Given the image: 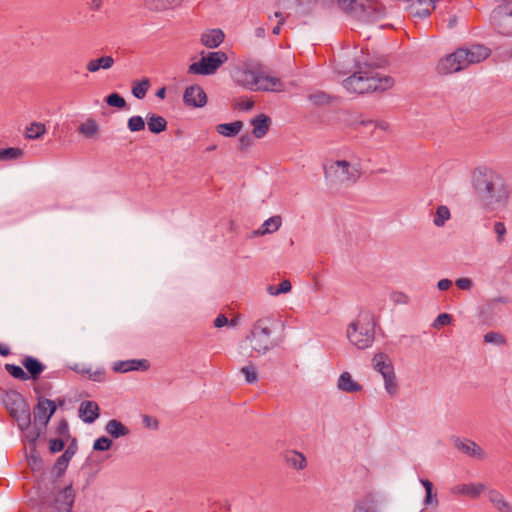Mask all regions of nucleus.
Here are the masks:
<instances>
[{
    "instance_id": "1",
    "label": "nucleus",
    "mask_w": 512,
    "mask_h": 512,
    "mask_svg": "<svg viewBox=\"0 0 512 512\" xmlns=\"http://www.w3.org/2000/svg\"><path fill=\"white\" fill-rule=\"evenodd\" d=\"M343 14L347 18L366 23L375 22L387 14L383 2H295L288 14L304 25L325 16Z\"/></svg>"
},
{
    "instance_id": "2",
    "label": "nucleus",
    "mask_w": 512,
    "mask_h": 512,
    "mask_svg": "<svg viewBox=\"0 0 512 512\" xmlns=\"http://www.w3.org/2000/svg\"><path fill=\"white\" fill-rule=\"evenodd\" d=\"M387 63L385 57H367L355 61V71L343 81L344 88L357 94L390 89L394 85V79L377 72V69L385 67Z\"/></svg>"
},
{
    "instance_id": "3",
    "label": "nucleus",
    "mask_w": 512,
    "mask_h": 512,
    "mask_svg": "<svg viewBox=\"0 0 512 512\" xmlns=\"http://www.w3.org/2000/svg\"><path fill=\"white\" fill-rule=\"evenodd\" d=\"M471 184L486 209L495 210L507 204L510 196L508 185L502 175L492 168L477 167L472 173Z\"/></svg>"
},
{
    "instance_id": "4",
    "label": "nucleus",
    "mask_w": 512,
    "mask_h": 512,
    "mask_svg": "<svg viewBox=\"0 0 512 512\" xmlns=\"http://www.w3.org/2000/svg\"><path fill=\"white\" fill-rule=\"evenodd\" d=\"M280 324V321L274 317H263L258 319L247 339L250 340L251 347L254 351L259 354H265L269 350L273 349L277 343L272 338V333L276 327Z\"/></svg>"
},
{
    "instance_id": "5",
    "label": "nucleus",
    "mask_w": 512,
    "mask_h": 512,
    "mask_svg": "<svg viewBox=\"0 0 512 512\" xmlns=\"http://www.w3.org/2000/svg\"><path fill=\"white\" fill-rule=\"evenodd\" d=\"M375 326L373 315L362 313L357 320L349 324L347 337L358 349H366L374 342Z\"/></svg>"
},
{
    "instance_id": "6",
    "label": "nucleus",
    "mask_w": 512,
    "mask_h": 512,
    "mask_svg": "<svg viewBox=\"0 0 512 512\" xmlns=\"http://www.w3.org/2000/svg\"><path fill=\"white\" fill-rule=\"evenodd\" d=\"M2 404L10 416L17 422L21 431L31 427V411L24 397L16 390H5L2 394Z\"/></svg>"
},
{
    "instance_id": "7",
    "label": "nucleus",
    "mask_w": 512,
    "mask_h": 512,
    "mask_svg": "<svg viewBox=\"0 0 512 512\" xmlns=\"http://www.w3.org/2000/svg\"><path fill=\"white\" fill-rule=\"evenodd\" d=\"M324 177L331 183H355L360 173L346 160L326 161L323 163Z\"/></svg>"
},
{
    "instance_id": "8",
    "label": "nucleus",
    "mask_w": 512,
    "mask_h": 512,
    "mask_svg": "<svg viewBox=\"0 0 512 512\" xmlns=\"http://www.w3.org/2000/svg\"><path fill=\"white\" fill-rule=\"evenodd\" d=\"M204 54V51L201 53ZM228 61V55L224 51L208 52L206 56L202 55L198 62L189 65L188 73L202 76H210Z\"/></svg>"
},
{
    "instance_id": "9",
    "label": "nucleus",
    "mask_w": 512,
    "mask_h": 512,
    "mask_svg": "<svg viewBox=\"0 0 512 512\" xmlns=\"http://www.w3.org/2000/svg\"><path fill=\"white\" fill-rule=\"evenodd\" d=\"M372 363L374 369L383 376L386 392L394 396L397 391V382L391 359L387 354L379 352L374 355Z\"/></svg>"
},
{
    "instance_id": "10",
    "label": "nucleus",
    "mask_w": 512,
    "mask_h": 512,
    "mask_svg": "<svg viewBox=\"0 0 512 512\" xmlns=\"http://www.w3.org/2000/svg\"><path fill=\"white\" fill-rule=\"evenodd\" d=\"M491 25L505 36H512V2H502L490 14Z\"/></svg>"
},
{
    "instance_id": "11",
    "label": "nucleus",
    "mask_w": 512,
    "mask_h": 512,
    "mask_svg": "<svg viewBox=\"0 0 512 512\" xmlns=\"http://www.w3.org/2000/svg\"><path fill=\"white\" fill-rule=\"evenodd\" d=\"M466 55L464 48H458L438 62L437 72L441 75H448L465 69L468 67V62L464 59Z\"/></svg>"
},
{
    "instance_id": "12",
    "label": "nucleus",
    "mask_w": 512,
    "mask_h": 512,
    "mask_svg": "<svg viewBox=\"0 0 512 512\" xmlns=\"http://www.w3.org/2000/svg\"><path fill=\"white\" fill-rule=\"evenodd\" d=\"M183 100L187 106L201 108L207 103V95L201 86L195 84L186 87Z\"/></svg>"
},
{
    "instance_id": "13",
    "label": "nucleus",
    "mask_w": 512,
    "mask_h": 512,
    "mask_svg": "<svg viewBox=\"0 0 512 512\" xmlns=\"http://www.w3.org/2000/svg\"><path fill=\"white\" fill-rule=\"evenodd\" d=\"M437 7V2H408L404 9L412 18L422 20L427 18Z\"/></svg>"
},
{
    "instance_id": "14",
    "label": "nucleus",
    "mask_w": 512,
    "mask_h": 512,
    "mask_svg": "<svg viewBox=\"0 0 512 512\" xmlns=\"http://www.w3.org/2000/svg\"><path fill=\"white\" fill-rule=\"evenodd\" d=\"M235 82L251 91H257V89H267L264 86H257V72L248 69L238 70L234 76Z\"/></svg>"
},
{
    "instance_id": "15",
    "label": "nucleus",
    "mask_w": 512,
    "mask_h": 512,
    "mask_svg": "<svg viewBox=\"0 0 512 512\" xmlns=\"http://www.w3.org/2000/svg\"><path fill=\"white\" fill-rule=\"evenodd\" d=\"M464 53L467 54L464 59L468 62L469 66L487 59L491 54V49L482 44H474L469 48H464Z\"/></svg>"
},
{
    "instance_id": "16",
    "label": "nucleus",
    "mask_w": 512,
    "mask_h": 512,
    "mask_svg": "<svg viewBox=\"0 0 512 512\" xmlns=\"http://www.w3.org/2000/svg\"><path fill=\"white\" fill-rule=\"evenodd\" d=\"M455 447L461 451L462 453L475 457L478 459H482L485 456L483 449L477 445L474 441L469 439H461L459 437H455L453 439Z\"/></svg>"
},
{
    "instance_id": "17",
    "label": "nucleus",
    "mask_w": 512,
    "mask_h": 512,
    "mask_svg": "<svg viewBox=\"0 0 512 512\" xmlns=\"http://www.w3.org/2000/svg\"><path fill=\"white\" fill-rule=\"evenodd\" d=\"M378 495L367 492L355 501L352 512H378Z\"/></svg>"
},
{
    "instance_id": "18",
    "label": "nucleus",
    "mask_w": 512,
    "mask_h": 512,
    "mask_svg": "<svg viewBox=\"0 0 512 512\" xmlns=\"http://www.w3.org/2000/svg\"><path fill=\"white\" fill-rule=\"evenodd\" d=\"M150 367V363L146 359H130L125 361H117L113 365V370L118 373H126L130 371H145Z\"/></svg>"
},
{
    "instance_id": "19",
    "label": "nucleus",
    "mask_w": 512,
    "mask_h": 512,
    "mask_svg": "<svg viewBox=\"0 0 512 512\" xmlns=\"http://www.w3.org/2000/svg\"><path fill=\"white\" fill-rule=\"evenodd\" d=\"M22 366L26 369V373L32 380H38L40 375L45 371L46 365L38 358L27 355L21 360Z\"/></svg>"
},
{
    "instance_id": "20",
    "label": "nucleus",
    "mask_w": 512,
    "mask_h": 512,
    "mask_svg": "<svg viewBox=\"0 0 512 512\" xmlns=\"http://www.w3.org/2000/svg\"><path fill=\"white\" fill-rule=\"evenodd\" d=\"M100 415V409L94 401H82L79 407V417L82 418L83 422L92 424Z\"/></svg>"
},
{
    "instance_id": "21",
    "label": "nucleus",
    "mask_w": 512,
    "mask_h": 512,
    "mask_svg": "<svg viewBox=\"0 0 512 512\" xmlns=\"http://www.w3.org/2000/svg\"><path fill=\"white\" fill-rule=\"evenodd\" d=\"M45 405H48V399L43 396L37 397V404L34 407V424L46 428L49 423L51 416L49 415L48 409Z\"/></svg>"
},
{
    "instance_id": "22",
    "label": "nucleus",
    "mask_w": 512,
    "mask_h": 512,
    "mask_svg": "<svg viewBox=\"0 0 512 512\" xmlns=\"http://www.w3.org/2000/svg\"><path fill=\"white\" fill-rule=\"evenodd\" d=\"M224 39V32L219 28H215L207 30L204 33H202L200 41L201 44L205 47L209 49H214L219 47L223 43Z\"/></svg>"
},
{
    "instance_id": "23",
    "label": "nucleus",
    "mask_w": 512,
    "mask_h": 512,
    "mask_svg": "<svg viewBox=\"0 0 512 512\" xmlns=\"http://www.w3.org/2000/svg\"><path fill=\"white\" fill-rule=\"evenodd\" d=\"M253 126V135L257 139L263 138L269 131L271 118L266 114H259L250 121Z\"/></svg>"
},
{
    "instance_id": "24",
    "label": "nucleus",
    "mask_w": 512,
    "mask_h": 512,
    "mask_svg": "<svg viewBox=\"0 0 512 512\" xmlns=\"http://www.w3.org/2000/svg\"><path fill=\"white\" fill-rule=\"evenodd\" d=\"M74 501L75 493L71 484L59 491L55 498V502L61 504L66 512H71Z\"/></svg>"
},
{
    "instance_id": "25",
    "label": "nucleus",
    "mask_w": 512,
    "mask_h": 512,
    "mask_svg": "<svg viewBox=\"0 0 512 512\" xmlns=\"http://www.w3.org/2000/svg\"><path fill=\"white\" fill-rule=\"evenodd\" d=\"M286 464L293 469L303 470L307 466L306 457L296 450H288L283 454Z\"/></svg>"
},
{
    "instance_id": "26",
    "label": "nucleus",
    "mask_w": 512,
    "mask_h": 512,
    "mask_svg": "<svg viewBox=\"0 0 512 512\" xmlns=\"http://www.w3.org/2000/svg\"><path fill=\"white\" fill-rule=\"evenodd\" d=\"M337 387L339 390L354 393L362 390V385L352 379L349 372H343L340 374Z\"/></svg>"
},
{
    "instance_id": "27",
    "label": "nucleus",
    "mask_w": 512,
    "mask_h": 512,
    "mask_svg": "<svg viewBox=\"0 0 512 512\" xmlns=\"http://www.w3.org/2000/svg\"><path fill=\"white\" fill-rule=\"evenodd\" d=\"M148 129L153 134H160L167 129V121L164 117L154 113L146 115Z\"/></svg>"
},
{
    "instance_id": "28",
    "label": "nucleus",
    "mask_w": 512,
    "mask_h": 512,
    "mask_svg": "<svg viewBox=\"0 0 512 512\" xmlns=\"http://www.w3.org/2000/svg\"><path fill=\"white\" fill-rule=\"evenodd\" d=\"M105 431L114 439L127 436L130 430L119 420L111 419L105 426Z\"/></svg>"
},
{
    "instance_id": "29",
    "label": "nucleus",
    "mask_w": 512,
    "mask_h": 512,
    "mask_svg": "<svg viewBox=\"0 0 512 512\" xmlns=\"http://www.w3.org/2000/svg\"><path fill=\"white\" fill-rule=\"evenodd\" d=\"M243 127V122L236 120L231 123H221L216 126V131L224 137H235Z\"/></svg>"
},
{
    "instance_id": "30",
    "label": "nucleus",
    "mask_w": 512,
    "mask_h": 512,
    "mask_svg": "<svg viewBox=\"0 0 512 512\" xmlns=\"http://www.w3.org/2000/svg\"><path fill=\"white\" fill-rule=\"evenodd\" d=\"M113 64H114L113 57L107 55V56H102L97 59L90 60L86 65V69L91 73H95L100 69H104V70L110 69L113 66Z\"/></svg>"
},
{
    "instance_id": "31",
    "label": "nucleus",
    "mask_w": 512,
    "mask_h": 512,
    "mask_svg": "<svg viewBox=\"0 0 512 512\" xmlns=\"http://www.w3.org/2000/svg\"><path fill=\"white\" fill-rule=\"evenodd\" d=\"M282 224V220L280 216H272L265 220L261 227L254 232L255 235H264L276 232Z\"/></svg>"
},
{
    "instance_id": "32",
    "label": "nucleus",
    "mask_w": 512,
    "mask_h": 512,
    "mask_svg": "<svg viewBox=\"0 0 512 512\" xmlns=\"http://www.w3.org/2000/svg\"><path fill=\"white\" fill-rule=\"evenodd\" d=\"M104 101L105 103L110 106V107H114V108H117L119 110H124V109H127L128 106H127V102L126 100L124 99L123 96H121L119 93L117 92H113L109 95H107L105 98H104Z\"/></svg>"
},
{
    "instance_id": "33",
    "label": "nucleus",
    "mask_w": 512,
    "mask_h": 512,
    "mask_svg": "<svg viewBox=\"0 0 512 512\" xmlns=\"http://www.w3.org/2000/svg\"><path fill=\"white\" fill-rule=\"evenodd\" d=\"M150 86H151L150 80L148 78H144L140 82L133 84L132 90H131L132 95L135 98L141 100L146 96L147 91L149 90Z\"/></svg>"
},
{
    "instance_id": "34",
    "label": "nucleus",
    "mask_w": 512,
    "mask_h": 512,
    "mask_svg": "<svg viewBox=\"0 0 512 512\" xmlns=\"http://www.w3.org/2000/svg\"><path fill=\"white\" fill-rule=\"evenodd\" d=\"M24 152L18 147H8L0 149V161H12L23 156Z\"/></svg>"
},
{
    "instance_id": "35",
    "label": "nucleus",
    "mask_w": 512,
    "mask_h": 512,
    "mask_svg": "<svg viewBox=\"0 0 512 512\" xmlns=\"http://www.w3.org/2000/svg\"><path fill=\"white\" fill-rule=\"evenodd\" d=\"M46 132L45 124L40 122H32L30 126L26 128V137L28 139H38Z\"/></svg>"
},
{
    "instance_id": "36",
    "label": "nucleus",
    "mask_w": 512,
    "mask_h": 512,
    "mask_svg": "<svg viewBox=\"0 0 512 512\" xmlns=\"http://www.w3.org/2000/svg\"><path fill=\"white\" fill-rule=\"evenodd\" d=\"M450 210L445 205H440L436 209V213L434 215L433 223L437 227L444 226L445 222L450 218Z\"/></svg>"
},
{
    "instance_id": "37",
    "label": "nucleus",
    "mask_w": 512,
    "mask_h": 512,
    "mask_svg": "<svg viewBox=\"0 0 512 512\" xmlns=\"http://www.w3.org/2000/svg\"><path fill=\"white\" fill-rule=\"evenodd\" d=\"M5 370L15 379L21 380V381H27L30 379V376L26 371L23 370V368L16 364H5Z\"/></svg>"
},
{
    "instance_id": "38",
    "label": "nucleus",
    "mask_w": 512,
    "mask_h": 512,
    "mask_svg": "<svg viewBox=\"0 0 512 512\" xmlns=\"http://www.w3.org/2000/svg\"><path fill=\"white\" fill-rule=\"evenodd\" d=\"M485 486L483 484H463L458 487V490L462 494L469 495L471 497H477L484 491Z\"/></svg>"
},
{
    "instance_id": "39",
    "label": "nucleus",
    "mask_w": 512,
    "mask_h": 512,
    "mask_svg": "<svg viewBox=\"0 0 512 512\" xmlns=\"http://www.w3.org/2000/svg\"><path fill=\"white\" fill-rule=\"evenodd\" d=\"M292 289L291 282L289 280H283L278 287L269 285L267 287V293L272 296H278L282 293H288Z\"/></svg>"
},
{
    "instance_id": "40",
    "label": "nucleus",
    "mask_w": 512,
    "mask_h": 512,
    "mask_svg": "<svg viewBox=\"0 0 512 512\" xmlns=\"http://www.w3.org/2000/svg\"><path fill=\"white\" fill-rule=\"evenodd\" d=\"M28 462L33 471H41L44 468L43 459L38 455L36 447L30 448Z\"/></svg>"
},
{
    "instance_id": "41",
    "label": "nucleus",
    "mask_w": 512,
    "mask_h": 512,
    "mask_svg": "<svg viewBox=\"0 0 512 512\" xmlns=\"http://www.w3.org/2000/svg\"><path fill=\"white\" fill-rule=\"evenodd\" d=\"M69 460H67V458L63 457V456H59L57 458V460L55 461L54 465H53V468H52V472L55 474V477L56 478H60L61 476H63L68 468V465H69Z\"/></svg>"
},
{
    "instance_id": "42",
    "label": "nucleus",
    "mask_w": 512,
    "mask_h": 512,
    "mask_svg": "<svg viewBox=\"0 0 512 512\" xmlns=\"http://www.w3.org/2000/svg\"><path fill=\"white\" fill-rule=\"evenodd\" d=\"M99 127L95 120L90 119L87 120L85 123L81 124L79 127V131L87 136L92 137L98 133Z\"/></svg>"
},
{
    "instance_id": "43",
    "label": "nucleus",
    "mask_w": 512,
    "mask_h": 512,
    "mask_svg": "<svg viewBox=\"0 0 512 512\" xmlns=\"http://www.w3.org/2000/svg\"><path fill=\"white\" fill-rule=\"evenodd\" d=\"M127 128L131 132H139L145 129V121L140 115L132 116L127 121Z\"/></svg>"
},
{
    "instance_id": "44",
    "label": "nucleus",
    "mask_w": 512,
    "mask_h": 512,
    "mask_svg": "<svg viewBox=\"0 0 512 512\" xmlns=\"http://www.w3.org/2000/svg\"><path fill=\"white\" fill-rule=\"evenodd\" d=\"M112 445L113 441L110 438L101 436L94 441L93 450L101 452L108 451Z\"/></svg>"
},
{
    "instance_id": "45",
    "label": "nucleus",
    "mask_w": 512,
    "mask_h": 512,
    "mask_svg": "<svg viewBox=\"0 0 512 512\" xmlns=\"http://www.w3.org/2000/svg\"><path fill=\"white\" fill-rule=\"evenodd\" d=\"M484 342L501 346L506 343V339L500 333L490 331L484 335Z\"/></svg>"
},
{
    "instance_id": "46",
    "label": "nucleus",
    "mask_w": 512,
    "mask_h": 512,
    "mask_svg": "<svg viewBox=\"0 0 512 512\" xmlns=\"http://www.w3.org/2000/svg\"><path fill=\"white\" fill-rule=\"evenodd\" d=\"M308 98L314 105L328 104L332 100V97L330 95L322 91L310 94Z\"/></svg>"
},
{
    "instance_id": "47",
    "label": "nucleus",
    "mask_w": 512,
    "mask_h": 512,
    "mask_svg": "<svg viewBox=\"0 0 512 512\" xmlns=\"http://www.w3.org/2000/svg\"><path fill=\"white\" fill-rule=\"evenodd\" d=\"M241 373L249 384L256 383L258 380L256 369L252 365L242 367Z\"/></svg>"
},
{
    "instance_id": "48",
    "label": "nucleus",
    "mask_w": 512,
    "mask_h": 512,
    "mask_svg": "<svg viewBox=\"0 0 512 512\" xmlns=\"http://www.w3.org/2000/svg\"><path fill=\"white\" fill-rule=\"evenodd\" d=\"M44 428L39 426L37 423L34 424V428L32 431H30L27 435H26V438L29 442V444L31 445V447H36V442L37 440L39 439L41 433H42V430Z\"/></svg>"
},
{
    "instance_id": "49",
    "label": "nucleus",
    "mask_w": 512,
    "mask_h": 512,
    "mask_svg": "<svg viewBox=\"0 0 512 512\" xmlns=\"http://www.w3.org/2000/svg\"><path fill=\"white\" fill-rule=\"evenodd\" d=\"M65 439L62 438H51L49 440V451L52 454L61 452L65 447Z\"/></svg>"
},
{
    "instance_id": "50",
    "label": "nucleus",
    "mask_w": 512,
    "mask_h": 512,
    "mask_svg": "<svg viewBox=\"0 0 512 512\" xmlns=\"http://www.w3.org/2000/svg\"><path fill=\"white\" fill-rule=\"evenodd\" d=\"M146 3H147L146 7L149 10L156 11V12H160V11H164V10H167V9H174L175 8L174 6L170 5L172 2H155V1H152V2H146Z\"/></svg>"
},
{
    "instance_id": "51",
    "label": "nucleus",
    "mask_w": 512,
    "mask_h": 512,
    "mask_svg": "<svg viewBox=\"0 0 512 512\" xmlns=\"http://www.w3.org/2000/svg\"><path fill=\"white\" fill-rule=\"evenodd\" d=\"M56 433L59 436H62L64 439H69L71 437L68 422L66 419L60 420L56 428Z\"/></svg>"
},
{
    "instance_id": "52",
    "label": "nucleus",
    "mask_w": 512,
    "mask_h": 512,
    "mask_svg": "<svg viewBox=\"0 0 512 512\" xmlns=\"http://www.w3.org/2000/svg\"><path fill=\"white\" fill-rule=\"evenodd\" d=\"M452 321V316L448 313L439 314L433 322V327L438 328L439 326L449 325Z\"/></svg>"
},
{
    "instance_id": "53",
    "label": "nucleus",
    "mask_w": 512,
    "mask_h": 512,
    "mask_svg": "<svg viewBox=\"0 0 512 512\" xmlns=\"http://www.w3.org/2000/svg\"><path fill=\"white\" fill-rule=\"evenodd\" d=\"M77 440L76 438H72L71 442L69 443V445L67 446L66 450L64 451V453L61 455L63 456L64 458L66 457L67 460H71L72 457L75 455V453L77 452Z\"/></svg>"
},
{
    "instance_id": "54",
    "label": "nucleus",
    "mask_w": 512,
    "mask_h": 512,
    "mask_svg": "<svg viewBox=\"0 0 512 512\" xmlns=\"http://www.w3.org/2000/svg\"><path fill=\"white\" fill-rule=\"evenodd\" d=\"M494 232L497 235V241L502 243L506 234V227L503 222L497 221L494 223Z\"/></svg>"
},
{
    "instance_id": "55",
    "label": "nucleus",
    "mask_w": 512,
    "mask_h": 512,
    "mask_svg": "<svg viewBox=\"0 0 512 512\" xmlns=\"http://www.w3.org/2000/svg\"><path fill=\"white\" fill-rule=\"evenodd\" d=\"M488 499L493 504V506H497V503H500L504 500L503 495L497 490H490L488 492Z\"/></svg>"
},
{
    "instance_id": "56",
    "label": "nucleus",
    "mask_w": 512,
    "mask_h": 512,
    "mask_svg": "<svg viewBox=\"0 0 512 512\" xmlns=\"http://www.w3.org/2000/svg\"><path fill=\"white\" fill-rule=\"evenodd\" d=\"M274 16L276 18H278V22H277V25L272 29V33L274 35H279L280 34V31H281V27L284 25L285 23V17L283 16V14L280 12V11H276L274 13Z\"/></svg>"
},
{
    "instance_id": "57",
    "label": "nucleus",
    "mask_w": 512,
    "mask_h": 512,
    "mask_svg": "<svg viewBox=\"0 0 512 512\" xmlns=\"http://www.w3.org/2000/svg\"><path fill=\"white\" fill-rule=\"evenodd\" d=\"M253 143V138L249 134L241 135L239 138V147L241 150H246Z\"/></svg>"
},
{
    "instance_id": "58",
    "label": "nucleus",
    "mask_w": 512,
    "mask_h": 512,
    "mask_svg": "<svg viewBox=\"0 0 512 512\" xmlns=\"http://www.w3.org/2000/svg\"><path fill=\"white\" fill-rule=\"evenodd\" d=\"M265 76L266 75H263V74L257 72V80H258L257 86H264L267 88V89H257V91H274V87H272L271 85H268V81L264 80Z\"/></svg>"
},
{
    "instance_id": "59",
    "label": "nucleus",
    "mask_w": 512,
    "mask_h": 512,
    "mask_svg": "<svg viewBox=\"0 0 512 512\" xmlns=\"http://www.w3.org/2000/svg\"><path fill=\"white\" fill-rule=\"evenodd\" d=\"M456 286L462 290H468L472 287V280L469 278H459L455 281Z\"/></svg>"
},
{
    "instance_id": "60",
    "label": "nucleus",
    "mask_w": 512,
    "mask_h": 512,
    "mask_svg": "<svg viewBox=\"0 0 512 512\" xmlns=\"http://www.w3.org/2000/svg\"><path fill=\"white\" fill-rule=\"evenodd\" d=\"M142 423L145 425V427L157 429L158 428V421L155 418L150 417L149 415H143L142 416Z\"/></svg>"
},
{
    "instance_id": "61",
    "label": "nucleus",
    "mask_w": 512,
    "mask_h": 512,
    "mask_svg": "<svg viewBox=\"0 0 512 512\" xmlns=\"http://www.w3.org/2000/svg\"><path fill=\"white\" fill-rule=\"evenodd\" d=\"M83 373H89V378L96 382H101L104 379L105 372L104 370H96L93 373H90V370H85Z\"/></svg>"
},
{
    "instance_id": "62",
    "label": "nucleus",
    "mask_w": 512,
    "mask_h": 512,
    "mask_svg": "<svg viewBox=\"0 0 512 512\" xmlns=\"http://www.w3.org/2000/svg\"><path fill=\"white\" fill-rule=\"evenodd\" d=\"M392 300L397 303V304H407L408 303V296L405 295L404 293L402 292H395L393 293L392 295Z\"/></svg>"
},
{
    "instance_id": "63",
    "label": "nucleus",
    "mask_w": 512,
    "mask_h": 512,
    "mask_svg": "<svg viewBox=\"0 0 512 512\" xmlns=\"http://www.w3.org/2000/svg\"><path fill=\"white\" fill-rule=\"evenodd\" d=\"M495 509L498 512H512V506L511 504L506 501L505 499L501 501L500 503H497V506H495Z\"/></svg>"
},
{
    "instance_id": "64",
    "label": "nucleus",
    "mask_w": 512,
    "mask_h": 512,
    "mask_svg": "<svg viewBox=\"0 0 512 512\" xmlns=\"http://www.w3.org/2000/svg\"><path fill=\"white\" fill-rule=\"evenodd\" d=\"M228 323V318L224 314H219L214 320V326L216 328L224 327L228 325Z\"/></svg>"
}]
</instances>
